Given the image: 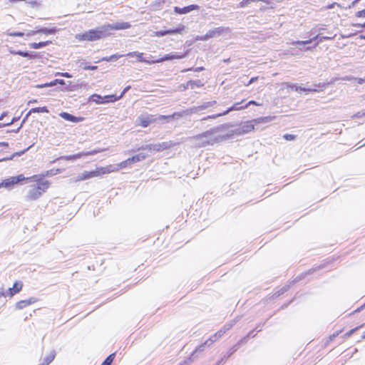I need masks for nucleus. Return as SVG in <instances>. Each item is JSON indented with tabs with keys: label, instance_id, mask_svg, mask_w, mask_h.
Returning <instances> with one entry per match:
<instances>
[{
	"label": "nucleus",
	"instance_id": "obj_1",
	"mask_svg": "<svg viewBox=\"0 0 365 365\" xmlns=\"http://www.w3.org/2000/svg\"><path fill=\"white\" fill-rule=\"evenodd\" d=\"M230 127H232V125L230 123L222 124L201 134L192 136L190 138L189 140L198 148L212 145L215 143L229 139L228 135H220L218 133L225 131Z\"/></svg>",
	"mask_w": 365,
	"mask_h": 365
},
{
	"label": "nucleus",
	"instance_id": "obj_2",
	"mask_svg": "<svg viewBox=\"0 0 365 365\" xmlns=\"http://www.w3.org/2000/svg\"><path fill=\"white\" fill-rule=\"evenodd\" d=\"M130 27L131 25L129 22L117 21L113 24H106L78 34L76 38L79 41H94L110 36L111 31L124 30Z\"/></svg>",
	"mask_w": 365,
	"mask_h": 365
},
{
	"label": "nucleus",
	"instance_id": "obj_3",
	"mask_svg": "<svg viewBox=\"0 0 365 365\" xmlns=\"http://www.w3.org/2000/svg\"><path fill=\"white\" fill-rule=\"evenodd\" d=\"M49 182L46 180L40 182L37 185L31 187L29 190L26 198L27 200H37L49 187Z\"/></svg>",
	"mask_w": 365,
	"mask_h": 365
},
{
	"label": "nucleus",
	"instance_id": "obj_4",
	"mask_svg": "<svg viewBox=\"0 0 365 365\" xmlns=\"http://www.w3.org/2000/svg\"><path fill=\"white\" fill-rule=\"evenodd\" d=\"M255 129V125L252 121H246L242 123L238 128L232 130L230 133L225 135H228L229 138H232L234 135H241L248 133Z\"/></svg>",
	"mask_w": 365,
	"mask_h": 365
},
{
	"label": "nucleus",
	"instance_id": "obj_5",
	"mask_svg": "<svg viewBox=\"0 0 365 365\" xmlns=\"http://www.w3.org/2000/svg\"><path fill=\"white\" fill-rule=\"evenodd\" d=\"M200 111L199 106H193L192 108H187L182 112L174 113L172 115H160L159 117L160 120L166 119L169 120L174 118L182 117L183 115H189L193 113H196Z\"/></svg>",
	"mask_w": 365,
	"mask_h": 365
},
{
	"label": "nucleus",
	"instance_id": "obj_6",
	"mask_svg": "<svg viewBox=\"0 0 365 365\" xmlns=\"http://www.w3.org/2000/svg\"><path fill=\"white\" fill-rule=\"evenodd\" d=\"M26 178L24 176V175L21 174L17 176L11 177L9 178H7L1 183H0V187H4L9 190L11 189L14 185L17 184L18 182H20L23 180H25Z\"/></svg>",
	"mask_w": 365,
	"mask_h": 365
},
{
	"label": "nucleus",
	"instance_id": "obj_7",
	"mask_svg": "<svg viewBox=\"0 0 365 365\" xmlns=\"http://www.w3.org/2000/svg\"><path fill=\"white\" fill-rule=\"evenodd\" d=\"M101 174L99 170H93V171H84L83 173L79 175L77 178H73L71 179V182H78L81 180H85L96 176H98Z\"/></svg>",
	"mask_w": 365,
	"mask_h": 365
},
{
	"label": "nucleus",
	"instance_id": "obj_8",
	"mask_svg": "<svg viewBox=\"0 0 365 365\" xmlns=\"http://www.w3.org/2000/svg\"><path fill=\"white\" fill-rule=\"evenodd\" d=\"M184 29H185V26L180 25L176 29L158 31L155 32V36H158V37H162L165 35H174V34H181V32Z\"/></svg>",
	"mask_w": 365,
	"mask_h": 365
},
{
	"label": "nucleus",
	"instance_id": "obj_9",
	"mask_svg": "<svg viewBox=\"0 0 365 365\" xmlns=\"http://www.w3.org/2000/svg\"><path fill=\"white\" fill-rule=\"evenodd\" d=\"M224 31V28L218 27L213 30L208 31L203 36L198 37L197 39L200 41H207L210 38L219 36Z\"/></svg>",
	"mask_w": 365,
	"mask_h": 365
},
{
	"label": "nucleus",
	"instance_id": "obj_10",
	"mask_svg": "<svg viewBox=\"0 0 365 365\" xmlns=\"http://www.w3.org/2000/svg\"><path fill=\"white\" fill-rule=\"evenodd\" d=\"M96 153L97 152L96 150H93L91 152H87V153L81 152V153H78L71 155L61 156V157L58 158L56 159V160H76L79 159L83 156H87L88 155H93V154H96ZM54 161H56V160Z\"/></svg>",
	"mask_w": 365,
	"mask_h": 365
},
{
	"label": "nucleus",
	"instance_id": "obj_11",
	"mask_svg": "<svg viewBox=\"0 0 365 365\" xmlns=\"http://www.w3.org/2000/svg\"><path fill=\"white\" fill-rule=\"evenodd\" d=\"M187 56V53H184L182 54H179L178 53H170L168 54L165 55L163 57H162L160 59H157L155 61H152V63H159L163 62L165 61H171L174 59H181L185 58Z\"/></svg>",
	"mask_w": 365,
	"mask_h": 365
},
{
	"label": "nucleus",
	"instance_id": "obj_12",
	"mask_svg": "<svg viewBox=\"0 0 365 365\" xmlns=\"http://www.w3.org/2000/svg\"><path fill=\"white\" fill-rule=\"evenodd\" d=\"M175 143L172 141H166L160 143L153 144V150L155 152H160L174 147Z\"/></svg>",
	"mask_w": 365,
	"mask_h": 365
},
{
	"label": "nucleus",
	"instance_id": "obj_13",
	"mask_svg": "<svg viewBox=\"0 0 365 365\" xmlns=\"http://www.w3.org/2000/svg\"><path fill=\"white\" fill-rule=\"evenodd\" d=\"M58 31V29L56 27H52V28H46V27H42L35 31H29L26 35L28 36H31L33 35H35L36 34H55Z\"/></svg>",
	"mask_w": 365,
	"mask_h": 365
},
{
	"label": "nucleus",
	"instance_id": "obj_14",
	"mask_svg": "<svg viewBox=\"0 0 365 365\" xmlns=\"http://www.w3.org/2000/svg\"><path fill=\"white\" fill-rule=\"evenodd\" d=\"M198 9H199V6H197L196 4H192V5L187 6H185L183 8H179L178 6H175V11L177 14H182L189 13L193 10Z\"/></svg>",
	"mask_w": 365,
	"mask_h": 365
},
{
	"label": "nucleus",
	"instance_id": "obj_15",
	"mask_svg": "<svg viewBox=\"0 0 365 365\" xmlns=\"http://www.w3.org/2000/svg\"><path fill=\"white\" fill-rule=\"evenodd\" d=\"M59 115L64 120L73 123H78L83 120V118L74 116L66 112H62Z\"/></svg>",
	"mask_w": 365,
	"mask_h": 365
},
{
	"label": "nucleus",
	"instance_id": "obj_16",
	"mask_svg": "<svg viewBox=\"0 0 365 365\" xmlns=\"http://www.w3.org/2000/svg\"><path fill=\"white\" fill-rule=\"evenodd\" d=\"M22 283L21 282H16L12 287L9 288L6 294L9 297L14 296L15 294L19 292L22 289Z\"/></svg>",
	"mask_w": 365,
	"mask_h": 365
},
{
	"label": "nucleus",
	"instance_id": "obj_17",
	"mask_svg": "<svg viewBox=\"0 0 365 365\" xmlns=\"http://www.w3.org/2000/svg\"><path fill=\"white\" fill-rule=\"evenodd\" d=\"M215 341H216V339H212V337H210L208 339H207L203 344H202L201 345H200L198 347H197L195 349V350L193 351V353L192 354V356H194V354L196 353V352H201V351H203L205 350V348L206 346H211Z\"/></svg>",
	"mask_w": 365,
	"mask_h": 365
},
{
	"label": "nucleus",
	"instance_id": "obj_18",
	"mask_svg": "<svg viewBox=\"0 0 365 365\" xmlns=\"http://www.w3.org/2000/svg\"><path fill=\"white\" fill-rule=\"evenodd\" d=\"M336 34H334L333 36H322V33H319L317 35L314 36L313 38H310L309 40H312V43L315 41L316 40L319 41L315 43L314 47L319 45V43H322L324 40H329L332 39L335 37Z\"/></svg>",
	"mask_w": 365,
	"mask_h": 365
},
{
	"label": "nucleus",
	"instance_id": "obj_19",
	"mask_svg": "<svg viewBox=\"0 0 365 365\" xmlns=\"http://www.w3.org/2000/svg\"><path fill=\"white\" fill-rule=\"evenodd\" d=\"M287 86L288 88H291L292 90H294L295 91H304L306 93H309V92H316L318 91L316 88H303L301 86H298L296 84H291V83H287Z\"/></svg>",
	"mask_w": 365,
	"mask_h": 365
},
{
	"label": "nucleus",
	"instance_id": "obj_20",
	"mask_svg": "<svg viewBox=\"0 0 365 365\" xmlns=\"http://www.w3.org/2000/svg\"><path fill=\"white\" fill-rule=\"evenodd\" d=\"M143 53H139L138 51L130 52V53L125 54L126 56H129V57L136 56L137 58H138V61H140V62H145V63H153L152 61L150 62L149 61H148L145 58H144L143 57Z\"/></svg>",
	"mask_w": 365,
	"mask_h": 365
},
{
	"label": "nucleus",
	"instance_id": "obj_21",
	"mask_svg": "<svg viewBox=\"0 0 365 365\" xmlns=\"http://www.w3.org/2000/svg\"><path fill=\"white\" fill-rule=\"evenodd\" d=\"M243 101L235 103L232 106L228 108L227 110L223 111L222 114L226 115V114L229 113L230 111H232V110H240L246 108L247 106H240V104Z\"/></svg>",
	"mask_w": 365,
	"mask_h": 365
},
{
	"label": "nucleus",
	"instance_id": "obj_22",
	"mask_svg": "<svg viewBox=\"0 0 365 365\" xmlns=\"http://www.w3.org/2000/svg\"><path fill=\"white\" fill-rule=\"evenodd\" d=\"M204 86V83H202L200 80L196 81H188L187 82V87H190V89H194L197 88H201Z\"/></svg>",
	"mask_w": 365,
	"mask_h": 365
},
{
	"label": "nucleus",
	"instance_id": "obj_23",
	"mask_svg": "<svg viewBox=\"0 0 365 365\" xmlns=\"http://www.w3.org/2000/svg\"><path fill=\"white\" fill-rule=\"evenodd\" d=\"M55 356V350H51L50 353L43 359L41 365H48L54 359Z\"/></svg>",
	"mask_w": 365,
	"mask_h": 365
},
{
	"label": "nucleus",
	"instance_id": "obj_24",
	"mask_svg": "<svg viewBox=\"0 0 365 365\" xmlns=\"http://www.w3.org/2000/svg\"><path fill=\"white\" fill-rule=\"evenodd\" d=\"M48 112L49 111H48L47 107H46V106L33 108L27 113L26 118H27L29 117V115H30L32 113H48Z\"/></svg>",
	"mask_w": 365,
	"mask_h": 365
},
{
	"label": "nucleus",
	"instance_id": "obj_25",
	"mask_svg": "<svg viewBox=\"0 0 365 365\" xmlns=\"http://www.w3.org/2000/svg\"><path fill=\"white\" fill-rule=\"evenodd\" d=\"M148 157V155L144 153H140L135 155H133L130 158V160L135 163L137 162H140L141 160H145Z\"/></svg>",
	"mask_w": 365,
	"mask_h": 365
},
{
	"label": "nucleus",
	"instance_id": "obj_26",
	"mask_svg": "<svg viewBox=\"0 0 365 365\" xmlns=\"http://www.w3.org/2000/svg\"><path fill=\"white\" fill-rule=\"evenodd\" d=\"M50 43H51V41H41V42H38V43H29V46L31 48L38 49V48H43L44 46H48Z\"/></svg>",
	"mask_w": 365,
	"mask_h": 365
},
{
	"label": "nucleus",
	"instance_id": "obj_27",
	"mask_svg": "<svg viewBox=\"0 0 365 365\" xmlns=\"http://www.w3.org/2000/svg\"><path fill=\"white\" fill-rule=\"evenodd\" d=\"M125 55H120V54H113V55H111L110 56H106V57H103L101 58V61H116L118 60V58L124 56Z\"/></svg>",
	"mask_w": 365,
	"mask_h": 365
},
{
	"label": "nucleus",
	"instance_id": "obj_28",
	"mask_svg": "<svg viewBox=\"0 0 365 365\" xmlns=\"http://www.w3.org/2000/svg\"><path fill=\"white\" fill-rule=\"evenodd\" d=\"M90 101L95 102L97 104L104 103L103 97L98 94H93L89 98Z\"/></svg>",
	"mask_w": 365,
	"mask_h": 365
},
{
	"label": "nucleus",
	"instance_id": "obj_29",
	"mask_svg": "<svg viewBox=\"0 0 365 365\" xmlns=\"http://www.w3.org/2000/svg\"><path fill=\"white\" fill-rule=\"evenodd\" d=\"M118 100H119V98L118 96L117 97L115 95H108L103 97V101L104 103L109 102H115Z\"/></svg>",
	"mask_w": 365,
	"mask_h": 365
},
{
	"label": "nucleus",
	"instance_id": "obj_30",
	"mask_svg": "<svg viewBox=\"0 0 365 365\" xmlns=\"http://www.w3.org/2000/svg\"><path fill=\"white\" fill-rule=\"evenodd\" d=\"M16 53L21 56L27 57L29 58H35L36 57V54H33L32 53H29L28 51H22L20 50L17 51Z\"/></svg>",
	"mask_w": 365,
	"mask_h": 365
},
{
	"label": "nucleus",
	"instance_id": "obj_31",
	"mask_svg": "<svg viewBox=\"0 0 365 365\" xmlns=\"http://www.w3.org/2000/svg\"><path fill=\"white\" fill-rule=\"evenodd\" d=\"M257 1H262L265 3H269V0H243L240 2V7H245L250 4L252 2Z\"/></svg>",
	"mask_w": 365,
	"mask_h": 365
},
{
	"label": "nucleus",
	"instance_id": "obj_32",
	"mask_svg": "<svg viewBox=\"0 0 365 365\" xmlns=\"http://www.w3.org/2000/svg\"><path fill=\"white\" fill-rule=\"evenodd\" d=\"M215 104H216V101H213L205 102L202 105L198 106H199L200 110L201 111L202 110L207 109V108L212 106Z\"/></svg>",
	"mask_w": 365,
	"mask_h": 365
},
{
	"label": "nucleus",
	"instance_id": "obj_33",
	"mask_svg": "<svg viewBox=\"0 0 365 365\" xmlns=\"http://www.w3.org/2000/svg\"><path fill=\"white\" fill-rule=\"evenodd\" d=\"M29 149V148H28L22 151L14 153L10 157L0 160V161L12 160L15 156H21L22 154H24L25 152H26Z\"/></svg>",
	"mask_w": 365,
	"mask_h": 365
},
{
	"label": "nucleus",
	"instance_id": "obj_34",
	"mask_svg": "<svg viewBox=\"0 0 365 365\" xmlns=\"http://www.w3.org/2000/svg\"><path fill=\"white\" fill-rule=\"evenodd\" d=\"M236 323V320H231L229 322L226 323L223 327L222 328L225 332L230 330Z\"/></svg>",
	"mask_w": 365,
	"mask_h": 365
},
{
	"label": "nucleus",
	"instance_id": "obj_35",
	"mask_svg": "<svg viewBox=\"0 0 365 365\" xmlns=\"http://www.w3.org/2000/svg\"><path fill=\"white\" fill-rule=\"evenodd\" d=\"M115 358V354H110L102 363L101 365H110Z\"/></svg>",
	"mask_w": 365,
	"mask_h": 365
},
{
	"label": "nucleus",
	"instance_id": "obj_36",
	"mask_svg": "<svg viewBox=\"0 0 365 365\" xmlns=\"http://www.w3.org/2000/svg\"><path fill=\"white\" fill-rule=\"evenodd\" d=\"M239 346V343L235 344L233 347H232L226 354V355L224 356V358L227 359L230 357L231 355H232L237 349Z\"/></svg>",
	"mask_w": 365,
	"mask_h": 365
},
{
	"label": "nucleus",
	"instance_id": "obj_37",
	"mask_svg": "<svg viewBox=\"0 0 365 365\" xmlns=\"http://www.w3.org/2000/svg\"><path fill=\"white\" fill-rule=\"evenodd\" d=\"M312 43V40H306V41H293L291 44L293 46H304Z\"/></svg>",
	"mask_w": 365,
	"mask_h": 365
},
{
	"label": "nucleus",
	"instance_id": "obj_38",
	"mask_svg": "<svg viewBox=\"0 0 365 365\" xmlns=\"http://www.w3.org/2000/svg\"><path fill=\"white\" fill-rule=\"evenodd\" d=\"M59 173H60V170L59 169H57L56 170H47L44 174H42V176L43 177L51 176V175H56V174H58Z\"/></svg>",
	"mask_w": 365,
	"mask_h": 365
},
{
	"label": "nucleus",
	"instance_id": "obj_39",
	"mask_svg": "<svg viewBox=\"0 0 365 365\" xmlns=\"http://www.w3.org/2000/svg\"><path fill=\"white\" fill-rule=\"evenodd\" d=\"M28 306L26 300H21L16 303V308L18 309H22Z\"/></svg>",
	"mask_w": 365,
	"mask_h": 365
},
{
	"label": "nucleus",
	"instance_id": "obj_40",
	"mask_svg": "<svg viewBox=\"0 0 365 365\" xmlns=\"http://www.w3.org/2000/svg\"><path fill=\"white\" fill-rule=\"evenodd\" d=\"M225 333L226 332L222 329H221L211 337H212V339H216L217 341L218 339L221 338Z\"/></svg>",
	"mask_w": 365,
	"mask_h": 365
},
{
	"label": "nucleus",
	"instance_id": "obj_41",
	"mask_svg": "<svg viewBox=\"0 0 365 365\" xmlns=\"http://www.w3.org/2000/svg\"><path fill=\"white\" fill-rule=\"evenodd\" d=\"M133 163L130 160V158H129L127 160L121 162L119 165L121 168H124L127 167L128 165H130Z\"/></svg>",
	"mask_w": 365,
	"mask_h": 365
},
{
	"label": "nucleus",
	"instance_id": "obj_42",
	"mask_svg": "<svg viewBox=\"0 0 365 365\" xmlns=\"http://www.w3.org/2000/svg\"><path fill=\"white\" fill-rule=\"evenodd\" d=\"M150 123L151 120L149 118H143L141 119L140 125L143 127L146 128L150 124Z\"/></svg>",
	"mask_w": 365,
	"mask_h": 365
},
{
	"label": "nucleus",
	"instance_id": "obj_43",
	"mask_svg": "<svg viewBox=\"0 0 365 365\" xmlns=\"http://www.w3.org/2000/svg\"><path fill=\"white\" fill-rule=\"evenodd\" d=\"M222 115H225V114H222V113H217V114H215V115H208L205 118H204L202 119V120H207V119H215L220 116H222Z\"/></svg>",
	"mask_w": 365,
	"mask_h": 365
},
{
	"label": "nucleus",
	"instance_id": "obj_44",
	"mask_svg": "<svg viewBox=\"0 0 365 365\" xmlns=\"http://www.w3.org/2000/svg\"><path fill=\"white\" fill-rule=\"evenodd\" d=\"M222 115H225V114H222V113H217V114H215V115H208L205 118H204L202 119V120H207V119H215L220 116H222Z\"/></svg>",
	"mask_w": 365,
	"mask_h": 365
},
{
	"label": "nucleus",
	"instance_id": "obj_45",
	"mask_svg": "<svg viewBox=\"0 0 365 365\" xmlns=\"http://www.w3.org/2000/svg\"><path fill=\"white\" fill-rule=\"evenodd\" d=\"M7 35L9 36H13V37H16V36L22 37L24 36V33H23V32H9L7 34Z\"/></svg>",
	"mask_w": 365,
	"mask_h": 365
},
{
	"label": "nucleus",
	"instance_id": "obj_46",
	"mask_svg": "<svg viewBox=\"0 0 365 365\" xmlns=\"http://www.w3.org/2000/svg\"><path fill=\"white\" fill-rule=\"evenodd\" d=\"M43 177L42 175H34L32 177L29 178V179L33 181L38 182L40 181Z\"/></svg>",
	"mask_w": 365,
	"mask_h": 365
},
{
	"label": "nucleus",
	"instance_id": "obj_47",
	"mask_svg": "<svg viewBox=\"0 0 365 365\" xmlns=\"http://www.w3.org/2000/svg\"><path fill=\"white\" fill-rule=\"evenodd\" d=\"M284 138L286 140H294L296 139L297 136L292 134H285L284 135Z\"/></svg>",
	"mask_w": 365,
	"mask_h": 365
},
{
	"label": "nucleus",
	"instance_id": "obj_48",
	"mask_svg": "<svg viewBox=\"0 0 365 365\" xmlns=\"http://www.w3.org/2000/svg\"><path fill=\"white\" fill-rule=\"evenodd\" d=\"M153 150V144H147V145H143L140 148H138V150Z\"/></svg>",
	"mask_w": 365,
	"mask_h": 365
},
{
	"label": "nucleus",
	"instance_id": "obj_49",
	"mask_svg": "<svg viewBox=\"0 0 365 365\" xmlns=\"http://www.w3.org/2000/svg\"><path fill=\"white\" fill-rule=\"evenodd\" d=\"M56 85V83L55 82V80H53V81L48 83H45L43 85H39L38 86V88H43V87H48V86H54Z\"/></svg>",
	"mask_w": 365,
	"mask_h": 365
},
{
	"label": "nucleus",
	"instance_id": "obj_50",
	"mask_svg": "<svg viewBox=\"0 0 365 365\" xmlns=\"http://www.w3.org/2000/svg\"><path fill=\"white\" fill-rule=\"evenodd\" d=\"M130 86H126L123 91H122V93H120V95L118 96L119 99H120L130 89Z\"/></svg>",
	"mask_w": 365,
	"mask_h": 365
},
{
	"label": "nucleus",
	"instance_id": "obj_51",
	"mask_svg": "<svg viewBox=\"0 0 365 365\" xmlns=\"http://www.w3.org/2000/svg\"><path fill=\"white\" fill-rule=\"evenodd\" d=\"M356 16L364 18L365 17V9L356 12Z\"/></svg>",
	"mask_w": 365,
	"mask_h": 365
},
{
	"label": "nucleus",
	"instance_id": "obj_52",
	"mask_svg": "<svg viewBox=\"0 0 365 365\" xmlns=\"http://www.w3.org/2000/svg\"><path fill=\"white\" fill-rule=\"evenodd\" d=\"M28 306L30 305V304H32L34 303H35L36 302V299L34 297H31L29 298V299H25Z\"/></svg>",
	"mask_w": 365,
	"mask_h": 365
},
{
	"label": "nucleus",
	"instance_id": "obj_53",
	"mask_svg": "<svg viewBox=\"0 0 365 365\" xmlns=\"http://www.w3.org/2000/svg\"><path fill=\"white\" fill-rule=\"evenodd\" d=\"M83 68L84 70L94 71V70H96L98 68V67L96 66H83Z\"/></svg>",
	"mask_w": 365,
	"mask_h": 365
},
{
	"label": "nucleus",
	"instance_id": "obj_54",
	"mask_svg": "<svg viewBox=\"0 0 365 365\" xmlns=\"http://www.w3.org/2000/svg\"><path fill=\"white\" fill-rule=\"evenodd\" d=\"M191 70H193L195 72H199V71H203L204 67H197L195 68H190L187 69V71H191ZM183 71H186V70H184Z\"/></svg>",
	"mask_w": 365,
	"mask_h": 365
},
{
	"label": "nucleus",
	"instance_id": "obj_55",
	"mask_svg": "<svg viewBox=\"0 0 365 365\" xmlns=\"http://www.w3.org/2000/svg\"><path fill=\"white\" fill-rule=\"evenodd\" d=\"M288 290V287L287 286H284L283 287L279 292H278V294L277 295L279 296L280 294L284 293L285 292H287Z\"/></svg>",
	"mask_w": 365,
	"mask_h": 365
},
{
	"label": "nucleus",
	"instance_id": "obj_56",
	"mask_svg": "<svg viewBox=\"0 0 365 365\" xmlns=\"http://www.w3.org/2000/svg\"><path fill=\"white\" fill-rule=\"evenodd\" d=\"M83 83H81V84H75V85H73L71 90V91H73V90H76L78 88H81L82 86H83Z\"/></svg>",
	"mask_w": 365,
	"mask_h": 365
},
{
	"label": "nucleus",
	"instance_id": "obj_57",
	"mask_svg": "<svg viewBox=\"0 0 365 365\" xmlns=\"http://www.w3.org/2000/svg\"><path fill=\"white\" fill-rule=\"evenodd\" d=\"M250 105H256V106H259V103H257L256 101H249L247 104H245V106H247V108L250 106Z\"/></svg>",
	"mask_w": 365,
	"mask_h": 365
},
{
	"label": "nucleus",
	"instance_id": "obj_58",
	"mask_svg": "<svg viewBox=\"0 0 365 365\" xmlns=\"http://www.w3.org/2000/svg\"><path fill=\"white\" fill-rule=\"evenodd\" d=\"M363 116H365V112H363V113L359 112V113H357L356 114L354 115L355 118H361Z\"/></svg>",
	"mask_w": 365,
	"mask_h": 365
},
{
	"label": "nucleus",
	"instance_id": "obj_59",
	"mask_svg": "<svg viewBox=\"0 0 365 365\" xmlns=\"http://www.w3.org/2000/svg\"><path fill=\"white\" fill-rule=\"evenodd\" d=\"M60 76H63V77H66V78H71V75L69 73H58Z\"/></svg>",
	"mask_w": 365,
	"mask_h": 365
},
{
	"label": "nucleus",
	"instance_id": "obj_60",
	"mask_svg": "<svg viewBox=\"0 0 365 365\" xmlns=\"http://www.w3.org/2000/svg\"><path fill=\"white\" fill-rule=\"evenodd\" d=\"M55 82L56 83V84H58V83L61 84V85L65 84V81L63 79H55Z\"/></svg>",
	"mask_w": 365,
	"mask_h": 365
},
{
	"label": "nucleus",
	"instance_id": "obj_61",
	"mask_svg": "<svg viewBox=\"0 0 365 365\" xmlns=\"http://www.w3.org/2000/svg\"><path fill=\"white\" fill-rule=\"evenodd\" d=\"M254 331H255V330H252V331H250L247 334V335L246 336V337H245V339H246V338H249V337H254V336H255Z\"/></svg>",
	"mask_w": 365,
	"mask_h": 365
},
{
	"label": "nucleus",
	"instance_id": "obj_62",
	"mask_svg": "<svg viewBox=\"0 0 365 365\" xmlns=\"http://www.w3.org/2000/svg\"><path fill=\"white\" fill-rule=\"evenodd\" d=\"M354 79L357 80V82L359 84H362V83H364L365 82V79L364 78H354Z\"/></svg>",
	"mask_w": 365,
	"mask_h": 365
},
{
	"label": "nucleus",
	"instance_id": "obj_63",
	"mask_svg": "<svg viewBox=\"0 0 365 365\" xmlns=\"http://www.w3.org/2000/svg\"><path fill=\"white\" fill-rule=\"evenodd\" d=\"M6 293L4 292V288L0 287V298L3 296H6Z\"/></svg>",
	"mask_w": 365,
	"mask_h": 365
},
{
	"label": "nucleus",
	"instance_id": "obj_64",
	"mask_svg": "<svg viewBox=\"0 0 365 365\" xmlns=\"http://www.w3.org/2000/svg\"><path fill=\"white\" fill-rule=\"evenodd\" d=\"M353 26L354 27H357V28H364L365 27V23L363 24H353Z\"/></svg>",
	"mask_w": 365,
	"mask_h": 365
}]
</instances>
